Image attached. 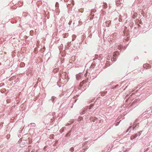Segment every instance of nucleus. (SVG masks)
I'll list each match as a JSON object with an SVG mask.
<instances>
[{
  "label": "nucleus",
  "instance_id": "7",
  "mask_svg": "<svg viewBox=\"0 0 152 152\" xmlns=\"http://www.w3.org/2000/svg\"><path fill=\"white\" fill-rule=\"evenodd\" d=\"M143 66H144V67L145 66V65H144Z\"/></svg>",
  "mask_w": 152,
  "mask_h": 152
},
{
  "label": "nucleus",
  "instance_id": "6",
  "mask_svg": "<svg viewBox=\"0 0 152 152\" xmlns=\"http://www.w3.org/2000/svg\"><path fill=\"white\" fill-rule=\"evenodd\" d=\"M83 82H84V81H83L82 82L80 83V85H81V84H83Z\"/></svg>",
  "mask_w": 152,
  "mask_h": 152
},
{
  "label": "nucleus",
  "instance_id": "5",
  "mask_svg": "<svg viewBox=\"0 0 152 152\" xmlns=\"http://www.w3.org/2000/svg\"><path fill=\"white\" fill-rule=\"evenodd\" d=\"M10 135H7V139H8V138H10Z\"/></svg>",
  "mask_w": 152,
  "mask_h": 152
},
{
  "label": "nucleus",
  "instance_id": "3",
  "mask_svg": "<svg viewBox=\"0 0 152 152\" xmlns=\"http://www.w3.org/2000/svg\"><path fill=\"white\" fill-rule=\"evenodd\" d=\"M23 65H25V64L23 63H20V65L21 67L23 66Z\"/></svg>",
  "mask_w": 152,
  "mask_h": 152
},
{
  "label": "nucleus",
  "instance_id": "1",
  "mask_svg": "<svg viewBox=\"0 0 152 152\" xmlns=\"http://www.w3.org/2000/svg\"><path fill=\"white\" fill-rule=\"evenodd\" d=\"M138 135L137 134H135L134 135H132L130 137V139L131 140H132L134 138H136L137 136Z\"/></svg>",
  "mask_w": 152,
  "mask_h": 152
},
{
  "label": "nucleus",
  "instance_id": "2",
  "mask_svg": "<svg viewBox=\"0 0 152 152\" xmlns=\"http://www.w3.org/2000/svg\"><path fill=\"white\" fill-rule=\"evenodd\" d=\"M111 23V21L110 20H108L106 22V26H109L110 24Z\"/></svg>",
  "mask_w": 152,
  "mask_h": 152
},
{
  "label": "nucleus",
  "instance_id": "4",
  "mask_svg": "<svg viewBox=\"0 0 152 152\" xmlns=\"http://www.w3.org/2000/svg\"><path fill=\"white\" fill-rule=\"evenodd\" d=\"M70 151L72 152L73 151H74V148H72V147L71 148V149H70Z\"/></svg>",
  "mask_w": 152,
  "mask_h": 152
}]
</instances>
